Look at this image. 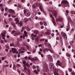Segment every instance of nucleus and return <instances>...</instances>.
Returning a JSON list of instances; mask_svg holds the SVG:
<instances>
[{"instance_id": "obj_3", "label": "nucleus", "mask_w": 75, "mask_h": 75, "mask_svg": "<svg viewBox=\"0 0 75 75\" xmlns=\"http://www.w3.org/2000/svg\"><path fill=\"white\" fill-rule=\"evenodd\" d=\"M61 4H67V6H69V4L67 1L62 0L61 3Z\"/></svg>"}, {"instance_id": "obj_5", "label": "nucleus", "mask_w": 75, "mask_h": 75, "mask_svg": "<svg viewBox=\"0 0 75 75\" xmlns=\"http://www.w3.org/2000/svg\"><path fill=\"white\" fill-rule=\"evenodd\" d=\"M48 51H50L52 53H54V52H53V51H52V50H50V49H48L47 48L45 49L44 50V51H43V52H44V53H45V52H46V51L47 52H48Z\"/></svg>"}, {"instance_id": "obj_45", "label": "nucleus", "mask_w": 75, "mask_h": 75, "mask_svg": "<svg viewBox=\"0 0 75 75\" xmlns=\"http://www.w3.org/2000/svg\"><path fill=\"white\" fill-rule=\"evenodd\" d=\"M4 62H5V63H6V64H8V62H7V60L5 61Z\"/></svg>"}, {"instance_id": "obj_43", "label": "nucleus", "mask_w": 75, "mask_h": 75, "mask_svg": "<svg viewBox=\"0 0 75 75\" xmlns=\"http://www.w3.org/2000/svg\"><path fill=\"white\" fill-rule=\"evenodd\" d=\"M36 52V50L34 49L33 51V53H35Z\"/></svg>"}, {"instance_id": "obj_54", "label": "nucleus", "mask_w": 75, "mask_h": 75, "mask_svg": "<svg viewBox=\"0 0 75 75\" xmlns=\"http://www.w3.org/2000/svg\"><path fill=\"white\" fill-rule=\"evenodd\" d=\"M35 19H36V20H37L38 19V17L36 16L35 18Z\"/></svg>"}, {"instance_id": "obj_20", "label": "nucleus", "mask_w": 75, "mask_h": 75, "mask_svg": "<svg viewBox=\"0 0 75 75\" xmlns=\"http://www.w3.org/2000/svg\"><path fill=\"white\" fill-rule=\"evenodd\" d=\"M39 4H39V3H38V2H37L35 4V6L36 7H38V5H39Z\"/></svg>"}, {"instance_id": "obj_41", "label": "nucleus", "mask_w": 75, "mask_h": 75, "mask_svg": "<svg viewBox=\"0 0 75 75\" xmlns=\"http://www.w3.org/2000/svg\"><path fill=\"white\" fill-rule=\"evenodd\" d=\"M15 30L12 31L11 32V33L12 34H14V33H15Z\"/></svg>"}, {"instance_id": "obj_4", "label": "nucleus", "mask_w": 75, "mask_h": 75, "mask_svg": "<svg viewBox=\"0 0 75 75\" xmlns=\"http://www.w3.org/2000/svg\"><path fill=\"white\" fill-rule=\"evenodd\" d=\"M51 30H47L46 32H45V34H47V35H50L51 34Z\"/></svg>"}, {"instance_id": "obj_56", "label": "nucleus", "mask_w": 75, "mask_h": 75, "mask_svg": "<svg viewBox=\"0 0 75 75\" xmlns=\"http://www.w3.org/2000/svg\"><path fill=\"white\" fill-rule=\"evenodd\" d=\"M51 35L52 37H54V33H52Z\"/></svg>"}, {"instance_id": "obj_28", "label": "nucleus", "mask_w": 75, "mask_h": 75, "mask_svg": "<svg viewBox=\"0 0 75 75\" xmlns=\"http://www.w3.org/2000/svg\"><path fill=\"white\" fill-rule=\"evenodd\" d=\"M6 57H4L1 58V59L2 60H4V59H6Z\"/></svg>"}, {"instance_id": "obj_25", "label": "nucleus", "mask_w": 75, "mask_h": 75, "mask_svg": "<svg viewBox=\"0 0 75 75\" xmlns=\"http://www.w3.org/2000/svg\"><path fill=\"white\" fill-rule=\"evenodd\" d=\"M35 61H37L38 62H39L40 60H39L38 58H35Z\"/></svg>"}, {"instance_id": "obj_50", "label": "nucleus", "mask_w": 75, "mask_h": 75, "mask_svg": "<svg viewBox=\"0 0 75 75\" xmlns=\"http://www.w3.org/2000/svg\"><path fill=\"white\" fill-rule=\"evenodd\" d=\"M71 47V45H69L68 47V48L69 49H70Z\"/></svg>"}, {"instance_id": "obj_51", "label": "nucleus", "mask_w": 75, "mask_h": 75, "mask_svg": "<svg viewBox=\"0 0 75 75\" xmlns=\"http://www.w3.org/2000/svg\"><path fill=\"white\" fill-rule=\"evenodd\" d=\"M11 25H15V24L13 23H11Z\"/></svg>"}, {"instance_id": "obj_21", "label": "nucleus", "mask_w": 75, "mask_h": 75, "mask_svg": "<svg viewBox=\"0 0 75 75\" xmlns=\"http://www.w3.org/2000/svg\"><path fill=\"white\" fill-rule=\"evenodd\" d=\"M24 21L26 23V22H27V21H28V19L26 18H25L24 19Z\"/></svg>"}, {"instance_id": "obj_34", "label": "nucleus", "mask_w": 75, "mask_h": 75, "mask_svg": "<svg viewBox=\"0 0 75 75\" xmlns=\"http://www.w3.org/2000/svg\"><path fill=\"white\" fill-rule=\"evenodd\" d=\"M19 35V33H15V35H14V36H16V35Z\"/></svg>"}, {"instance_id": "obj_49", "label": "nucleus", "mask_w": 75, "mask_h": 75, "mask_svg": "<svg viewBox=\"0 0 75 75\" xmlns=\"http://www.w3.org/2000/svg\"><path fill=\"white\" fill-rule=\"evenodd\" d=\"M22 30L23 31L25 30V27H23L22 28Z\"/></svg>"}, {"instance_id": "obj_39", "label": "nucleus", "mask_w": 75, "mask_h": 75, "mask_svg": "<svg viewBox=\"0 0 75 75\" xmlns=\"http://www.w3.org/2000/svg\"><path fill=\"white\" fill-rule=\"evenodd\" d=\"M43 23L45 25H47V23H46V22H45V21H43Z\"/></svg>"}, {"instance_id": "obj_23", "label": "nucleus", "mask_w": 75, "mask_h": 75, "mask_svg": "<svg viewBox=\"0 0 75 75\" xmlns=\"http://www.w3.org/2000/svg\"><path fill=\"white\" fill-rule=\"evenodd\" d=\"M38 36H37V38H36L35 39V41L37 42H38Z\"/></svg>"}, {"instance_id": "obj_55", "label": "nucleus", "mask_w": 75, "mask_h": 75, "mask_svg": "<svg viewBox=\"0 0 75 75\" xmlns=\"http://www.w3.org/2000/svg\"><path fill=\"white\" fill-rule=\"evenodd\" d=\"M55 33H58V30H55Z\"/></svg>"}, {"instance_id": "obj_19", "label": "nucleus", "mask_w": 75, "mask_h": 75, "mask_svg": "<svg viewBox=\"0 0 75 75\" xmlns=\"http://www.w3.org/2000/svg\"><path fill=\"white\" fill-rule=\"evenodd\" d=\"M48 59H49L50 61V62H52V57H51V56H49Z\"/></svg>"}, {"instance_id": "obj_48", "label": "nucleus", "mask_w": 75, "mask_h": 75, "mask_svg": "<svg viewBox=\"0 0 75 75\" xmlns=\"http://www.w3.org/2000/svg\"><path fill=\"white\" fill-rule=\"evenodd\" d=\"M60 35V33H57V36L58 35Z\"/></svg>"}, {"instance_id": "obj_46", "label": "nucleus", "mask_w": 75, "mask_h": 75, "mask_svg": "<svg viewBox=\"0 0 75 75\" xmlns=\"http://www.w3.org/2000/svg\"><path fill=\"white\" fill-rule=\"evenodd\" d=\"M23 64H26V62L25 61H23Z\"/></svg>"}, {"instance_id": "obj_57", "label": "nucleus", "mask_w": 75, "mask_h": 75, "mask_svg": "<svg viewBox=\"0 0 75 75\" xmlns=\"http://www.w3.org/2000/svg\"><path fill=\"white\" fill-rule=\"evenodd\" d=\"M27 48L28 50H29V47L28 46H27Z\"/></svg>"}, {"instance_id": "obj_59", "label": "nucleus", "mask_w": 75, "mask_h": 75, "mask_svg": "<svg viewBox=\"0 0 75 75\" xmlns=\"http://www.w3.org/2000/svg\"><path fill=\"white\" fill-rule=\"evenodd\" d=\"M41 46H42V45H41V44L39 45H38V46L39 47H41Z\"/></svg>"}, {"instance_id": "obj_8", "label": "nucleus", "mask_w": 75, "mask_h": 75, "mask_svg": "<svg viewBox=\"0 0 75 75\" xmlns=\"http://www.w3.org/2000/svg\"><path fill=\"white\" fill-rule=\"evenodd\" d=\"M39 8L40 9L41 11L42 10V5L41 3H40L39 4Z\"/></svg>"}, {"instance_id": "obj_24", "label": "nucleus", "mask_w": 75, "mask_h": 75, "mask_svg": "<svg viewBox=\"0 0 75 75\" xmlns=\"http://www.w3.org/2000/svg\"><path fill=\"white\" fill-rule=\"evenodd\" d=\"M23 67H24V69H25V70H26V69H27V67H26V65H25V64L24 65H23Z\"/></svg>"}, {"instance_id": "obj_63", "label": "nucleus", "mask_w": 75, "mask_h": 75, "mask_svg": "<svg viewBox=\"0 0 75 75\" xmlns=\"http://www.w3.org/2000/svg\"><path fill=\"white\" fill-rule=\"evenodd\" d=\"M44 39H40V41H44Z\"/></svg>"}, {"instance_id": "obj_53", "label": "nucleus", "mask_w": 75, "mask_h": 75, "mask_svg": "<svg viewBox=\"0 0 75 75\" xmlns=\"http://www.w3.org/2000/svg\"><path fill=\"white\" fill-rule=\"evenodd\" d=\"M1 10L2 11H4V8H2L1 9Z\"/></svg>"}, {"instance_id": "obj_64", "label": "nucleus", "mask_w": 75, "mask_h": 75, "mask_svg": "<svg viewBox=\"0 0 75 75\" xmlns=\"http://www.w3.org/2000/svg\"><path fill=\"white\" fill-rule=\"evenodd\" d=\"M67 72H68L67 71H66V75H68V74Z\"/></svg>"}, {"instance_id": "obj_14", "label": "nucleus", "mask_w": 75, "mask_h": 75, "mask_svg": "<svg viewBox=\"0 0 75 75\" xmlns=\"http://www.w3.org/2000/svg\"><path fill=\"white\" fill-rule=\"evenodd\" d=\"M57 21H61V22H62L63 19L62 18L60 17L57 19Z\"/></svg>"}, {"instance_id": "obj_35", "label": "nucleus", "mask_w": 75, "mask_h": 75, "mask_svg": "<svg viewBox=\"0 0 75 75\" xmlns=\"http://www.w3.org/2000/svg\"><path fill=\"white\" fill-rule=\"evenodd\" d=\"M71 13L73 14H75V11H71Z\"/></svg>"}, {"instance_id": "obj_1", "label": "nucleus", "mask_w": 75, "mask_h": 75, "mask_svg": "<svg viewBox=\"0 0 75 75\" xmlns=\"http://www.w3.org/2000/svg\"><path fill=\"white\" fill-rule=\"evenodd\" d=\"M23 12L24 14H25V16H27V17H29V16H30V14H31L30 12L28 9H25L24 10Z\"/></svg>"}, {"instance_id": "obj_58", "label": "nucleus", "mask_w": 75, "mask_h": 75, "mask_svg": "<svg viewBox=\"0 0 75 75\" xmlns=\"http://www.w3.org/2000/svg\"><path fill=\"white\" fill-rule=\"evenodd\" d=\"M17 71L19 73V74H20V71H19V70H18V69Z\"/></svg>"}, {"instance_id": "obj_10", "label": "nucleus", "mask_w": 75, "mask_h": 75, "mask_svg": "<svg viewBox=\"0 0 75 75\" xmlns=\"http://www.w3.org/2000/svg\"><path fill=\"white\" fill-rule=\"evenodd\" d=\"M10 13L11 14L13 15L14 14V11L12 9H11L10 10Z\"/></svg>"}, {"instance_id": "obj_2", "label": "nucleus", "mask_w": 75, "mask_h": 75, "mask_svg": "<svg viewBox=\"0 0 75 75\" xmlns=\"http://www.w3.org/2000/svg\"><path fill=\"white\" fill-rule=\"evenodd\" d=\"M50 17L52 18V20L53 23L54 24V25H55L56 24V22H55V21L54 17H53V16L51 14H50Z\"/></svg>"}, {"instance_id": "obj_16", "label": "nucleus", "mask_w": 75, "mask_h": 75, "mask_svg": "<svg viewBox=\"0 0 75 75\" xmlns=\"http://www.w3.org/2000/svg\"><path fill=\"white\" fill-rule=\"evenodd\" d=\"M43 68L44 69H48V66H47V65L45 64L43 66Z\"/></svg>"}, {"instance_id": "obj_30", "label": "nucleus", "mask_w": 75, "mask_h": 75, "mask_svg": "<svg viewBox=\"0 0 75 75\" xmlns=\"http://www.w3.org/2000/svg\"><path fill=\"white\" fill-rule=\"evenodd\" d=\"M66 16H68V13H69V11H68V10H67L66 11Z\"/></svg>"}, {"instance_id": "obj_27", "label": "nucleus", "mask_w": 75, "mask_h": 75, "mask_svg": "<svg viewBox=\"0 0 75 75\" xmlns=\"http://www.w3.org/2000/svg\"><path fill=\"white\" fill-rule=\"evenodd\" d=\"M18 25H20L21 26H22V25H23V24H22V23L21 22H20L18 23Z\"/></svg>"}, {"instance_id": "obj_22", "label": "nucleus", "mask_w": 75, "mask_h": 75, "mask_svg": "<svg viewBox=\"0 0 75 75\" xmlns=\"http://www.w3.org/2000/svg\"><path fill=\"white\" fill-rule=\"evenodd\" d=\"M18 19V18H15V21H16V24H17V23L19 22V20H17Z\"/></svg>"}, {"instance_id": "obj_61", "label": "nucleus", "mask_w": 75, "mask_h": 75, "mask_svg": "<svg viewBox=\"0 0 75 75\" xmlns=\"http://www.w3.org/2000/svg\"><path fill=\"white\" fill-rule=\"evenodd\" d=\"M32 7H33V8H36L35 7V6L34 5L32 6Z\"/></svg>"}, {"instance_id": "obj_31", "label": "nucleus", "mask_w": 75, "mask_h": 75, "mask_svg": "<svg viewBox=\"0 0 75 75\" xmlns=\"http://www.w3.org/2000/svg\"><path fill=\"white\" fill-rule=\"evenodd\" d=\"M27 71H28V73L29 74L31 72V71H30V70L29 69H27Z\"/></svg>"}, {"instance_id": "obj_47", "label": "nucleus", "mask_w": 75, "mask_h": 75, "mask_svg": "<svg viewBox=\"0 0 75 75\" xmlns=\"http://www.w3.org/2000/svg\"><path fill=\"white\" fill-rule=\"evenodd\" d=\"M17 66H18V67H21V65L20 64H17Z\"/></svg>"}, {"instance_id": "obj_37", "label": "nucleus", "mask_w": 75, "mask_h": 75, "mask_svg": "<svg viewBox=\"0 0 75 75\" xmlns=\"http://www.w3.org/2000/svg\"><path fill=\"white\" fill-rule=\"evenodd\" d=\"M0 7H1V8H2L3 7V4H0Z\"/></svg>"}, {"instance_id": "obj_18", "label": "nucleus", "mask_w": 75, "mask_h": 75, "mask_svg": "<svg viewBox=\"0 0 75 75\" xmlns=\"http://www.w3.org/2000/svg\"><path fill=\"white\" fill-rule=\"evenodd\" d=\"M54 66V64L52 63H50L49 64V67L50 68H52V67Z\"/></svg>"}, {"instance_id": "obj_32", "label": "nucleus", "mask_w": 75, "mask_h": 75, "mask_svg": "<svg viewBox=\"0 0 75 75\" xmlns=\"http://www.w3.org/2000/svg\"><path fill=\"white\" fill-rule=\"evenodd\" d=\"M54 75H58V74L57 73V71H55L54 73Z\"/></svg>"}, {"instance_id": "obj_42", "label": "nucleus", "mask_w": 75, "mask_h": 75, "mask_svg": "<svg viewBox=\"0 0 75 75\" xmlns=\"http://www.w3.org/2000/svg\"><path fill=\"white\" fill-rule=\"evenodd\" d=\"M17 45L18 47H20V44L19 43H18Z\"/></svg>"}, {"instance_id": "obj_13", "label": "nucleus", "mask_w": 75, "mask_h": 75, "mask_svg": "<svg viewBox=\"0 0 75 75\" xmlns=\"http://www.w3.org/2000/svg\"><path fill=\"white\" fill-rule=\"evenodd\" d=\"M1 35L2 37H5L6 35H5V32H3L1 33Z\"/></svg>"}, {"instance_id": "obj_9", "label": "nucleus", "mask_w": 75, "mask_h": 75, "mask_svg": "<svg viewBox=\"0 0 75 75\" xmlns=\"http://www.w3.org/2000/svg\"><path fill=\"white\" fill-rule=\"evenodd\" d=\"M52 14H53V15L54 16L56 17H57V11H54L53 12Z\"/></svg>"}, {"instance_id": "obj_60", "label": "nucleus", "mask_w": 75, "mask_h": 75, "mask_svg": "<svg viewBox=\"0 0 75 75\" xmlns=\"http://www.w3.org/2000/svg\"><path fill=\"white\" fill-rule=\"evenodd\" d=\"M44 28V26H42L41 27V29H43V28Z\"/></svg>"}, {"instance_id": "obj_62", "label": "nucleus", "mask_w": 75, "mask_h": 75, "mask_svg": "<svg viewBox=\"0 0 75 75\" xmlns=\"http://www.w3.org/2000/svg\"><path fill=\"white\" fill-rule=\"evenodd\" d=\"M8 10V9L7 8H5V11H7V10Z\"/></svg>"}, {"instance_id": "obj_12", "label": "nucleus", "mask_w": 75, "mask_h": 75, "mask_svg": "<svg viewBox=\"0 0 75 75\" xmlns=\"http://www.w3.org/2000/svg\"><path fill=\"white\" fill-rule=\"evenodd\" d=\"M52 8H51L50 7H48V8H47V10L49 11H50L51 12H52Z\"/></svg>"}, {"instance_id": "obj_6", "label": "nucleus", "mask_w": 75, "mask_h": 75, "mask_svg": "<svg viewBox=\"0 0 75 75\" xmlns=\"http://www.w3.org/2000/svg\"><path fill=\"white\" fill-rule=\"evenodd\" d=\"M60 34L61 35H63V37L65 38H67V35L63 31H62Z\"/></svg>"}, {"instance_id": "obj_40", "label": "nucleus", "mask_w": 75, "mask_h": 75, "mask_svg": "<svg viewBox=\"0 0 75 75\" xmlns=\"http://www.w3.org/2000/svg\"><path fill=\"white\" fill-rule=\"evenodd\" d=\"M40 24L41 25H43V23L41 21L40 22Z\"/></svg>"}, {"instance_id": "obj_17", "label": "nucleus", "mask_w": 75, "mask_h": 75, "mask_svg": "<svg viewBox=\"0 0 75 75\" xmlns=\"http://www.w3.org/2000/svg\"><path fill=\"white\" fill-rule=\"evenodd\" d=\"M12 52L13 54H14L16 51V48H12Z\"/></svg>"}, {"instance_id": "obj_15", "label": "nucleus", "mask_w": 75, "mask_h": 75, "mask_svg": "<svg viewBox=\"0 0 75 75\" xmlns=\"http://www.w3.org/2000/svg\"><path fill=\"white\" fill-rule=\"evenodd\" d=\"M24 37H28L27 33V32H26L25 31H24Z\"/></svg>"}, {"instance_id": "obj_11", "label": "nucleus", "mask_w": 75, "mask_h": 75, "mask_svg": "<svg viewBox=\"0 0 75 75\" xmlns=\"http://www.w3.org/2000/svg\"><path fill=\"white\" fill-rule=\"evenodd\" d=\"M33 33L34 34H38V33H39V31L38 30H35L33 31Z\"/></svg>"}, {"instance_id": "obj_38", "label": "nucleus", "mask_w": 75, "mask_h": 75, "mask_svg": "<svg viewBox=\"0 0 75 75\" xmlns=\"http://www.w3.org/2000/svg\"><path fill=\"white\" fill-rule=\"evenodd\" d=\"M71 75H75V72H74V71H72L71 73Z\"/></svg>"}, {"instance_id": "obj_33", "label": "nucleus", "mask_w": 75, "mask_h": 75, "mask_svg": "<svg viewBox=\"0 0 75 75\" xmlns=\"http://www.w3.org/2000/svg\"><path fill=\"white\" fill-rule=\"evenodd\" d=\"M31 35L32 36H34V37H37V35H34L33 33Z\"/></svg>"}, {"instance_id": "obj_7", "label": "nucleus", "mask_w": 75, "mask_h": 75, "mask_svg": "<svg viewBox=\"0 0 75 75\" xmlns=\"http://www.w3.org/2000/svg\"><path fill=\"white\" fill-rule=\"evenodd\" d=\"M60 62L59 61H57V63H56V65L57 66H60V67H62V68H64V67H62V65L60 64Z\"/></svg>"}, {"instance_id": "obj_52", "label": "nucleus", "mask_w": 75, "mask_h": 75, "mask_svg": "<svg viewBox=\"0 0 75 75\" xmlns=\"http://www.w3.org/2000/svg\"><path fill=\"white\" fill-rule=\"evenodd\" d=\"M21 50H24V49L23 47H21Z\"/></svg>"}, {"instance_id": "obj_26", "label": "nucleus", "mask_w": 75, "mask_h": 75, "mask_svg": "<svg viewBox=\"0 0 75 75\" xmlns=\"http://www.w3.org/2000/svg\"><path fill=\"white\" fill-rule=\"evenodd\" d=\"M25 65L28 67H30V64H29L28 63H27L26 64H25Z\"/></svg>"}, {"instance_id": "obj_29", "label": "nucleus", "mask_w": 75, "mask_h": 75, "mask_svg": "<svg viewBox=\"0 0 75 75\" xmlns=\"http://www.w3.org/2000/svg\"><path fill=\"white\" fill-rule=\"evenodd\" d=\"M69 72H72V69H71L70 68H69Z\"/></svg>"}, {"instance_id": "obj_44", "label": "nucleus", "mask_w": 75, "mask_h": 75, "mask_svg": "<svg viewBox=\"0 0 75 75\" xmlns=\"http://www.w3.org/2000/svg\"><path fill=\"white\" fill-rule=\"evenodd\" d=\"M33 69H35V68H36V67L34 65H33Z\"/></svg>"}, {"instance_id": "obj_36", "label": "nucleus", "mask_w": 75, "mask_h": 75, "mask_svg": "<svg viewBox=\"0 0 75 75\" xmlns=\"http://www.w3.org/2000/svg\"><path fill=\"white\" fill-rule=\"evenodd\" d=\"M66 54L67 56H68V57H71V54H70L69 53H67Z\"/></svg>"}]
</instances>
